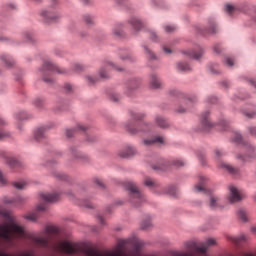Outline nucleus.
Returning a JSON list of instances; mask_svg holds the SVG:
<instances>
[{"mask_svg":"<svg viewBox=\"0 0 256 256\" xmlns=\"http://www.w3.org/2000/svg\"><path fill=\"white\" fill-rule=\"evenodd\" d=\"M84 22L86 23V25H93V17L89 16V15H85L83 17Z\"/></svg>","mask_w":256,"mask_h":256,"instance_id":"obj_37","label":"nucleus"},{"mask_svg":"<svg viewBox=\"0 0 256 256\" xmlns=\"http://www.w3.org/2000/svg\"><path fill=\"white\" fill-rule=\"evenodd\" d=\"M228 241H231L235 245H240V243H245L247 241V236L240 235V236H229Z\"/></svg>","mask_w":256,"mask_h":256,"instance_id":"obj_15","label":"nucleus"},{"mask_svg":"<svg viewBox=\"0 0 256 256\" xmlns=\"http://www.w3.org/2000/svg\"><path fill=\"white\" fill-rule=\"evenodd\" d=\"M98 219L102 225H105V220L103 219V216H98Z\"/></svg>","mask_w":256,"mask_h":256,"instance_id":"obj_60","label":"nucleus"},{"mask_svg":"<svg viewBox=\"0 0 256 256\" xmlns=\"http://www.w3.org/2000/svg\"><path fill=\"white\" fill-rule=\"evenodd\" d=\"M150 87L152 89H161V80L155 74L150 76Z\"/></svg>","mask_w":256,"mask_h":256,"instance_id":"obj_14","label":"nucleus"},{"mask_svg":"<svg viewBox=\"0 0 256 256\" xmlns=\"http://www.w3.org/2000/svg\"><path fill=\"white\" fill-rule=\"evenodd\" d=\"M205 181H207V179L200 176V182L194 187V191L196 193H207L209 195L208 207H210V209H218V207H221V198L205 189Z\"/></svg>","mask_w":256,"mask_h":256,"instance_id":"obj_3","label":"nucleus"},{"mask_svg":"<svg viewBox=\"0 0 256 256\" xmlns=\"http://www.w3.org/2000/svg\"><path fill=\"white\" fill-rule=\"evenodd\" d=\"M177 113H185L187 111V108H183V106H180L176 109Z\"/></svg>","mask_w":256,"mask_h":256,"instance_id":"obj_53","label":"nucleus"},{"mask_svg":"<svg viewBox=\"0 0 256 256\" xmlns=\"http://www.w3.org/2000/svg\"><path fill=\"white\" fill-rule=\"evenodd\" d=\"M3 201H4V203H8V204L21 205V203H23V201H25V199L21 196H17L16 198L5 197L3 199Z\"/></svg>","mask_w":256,"mask_h":256,"instance_id":"obj_19","label":"nucleus"},{"mask_svg":"<svg viewBox=\"0 0 256 256\" xmlns=\"http://www.w3.org/2000/svg\"><path fill=\"white\" fill-rule=\"evenodd\" d=\"M119 246L120 247H125V240L120 241Z\"/></svg>","mask_w":256,"mask_h":256,"instance_id":"obj_62","label":"nucleus"},{"mask_svg":"<svg viewBox=\"0 0 256 256\" xmlns=\"http://www.w3.org/2000/svg\"><path fill=\"white\" fill-rule=\"evenodd\" d=\"M166 33H173V31H175L176 27L175 26H171V25H166L164 27Z\"/></svg>","mask_w":256,"mask_h":256,"instance_id":"obj_42","label":"nucleus"},{"mask_svg":"<svg viewBox=\"0 0 256 256\" xmlns=\"http://www.w3.org/2000/svg\"><path fill=\"white\" fill-rule=\"evenodd\" d=\"M219 126L222 127V131H227V128L229 127V122H227V120H222L219 123Z\"/></svg>","mask_w":256,"mask_h":256,"instance_id":"obj_39","label":"nucleus"},{"mask_svg":"<svg viewBox=\"0 0 256 256\" xmlns=\"http://www.w3.org/2000/svg\"><path fill=\"white\" fill-rule=\"evenodd\" d=\"M215 155H216V157H222L223 151H221V150H215Z\"/></svg>","mask_w":256,"mask_h":256,"instance_id":"obj_56","label":"nucleus"},{"mask_svg":"<svg viewBox=\"0 0 256 256\" xmlns=\"http://www.w3.org/2000/svg\"><path fill=\"white\" fill-rule=\"evenodd\" d=\"M172 165H174V167H183V165H185V161L181 159L172 160Z\"/></svg>","mask_w":256,"mask_h":256,"instance_id":"obj_35","label":"nucleus"},{"mask_svg":"<svg viewBox=\"0 0 256 256\" xmlns=\"http://www.w3.org/2000/svg\"><path fill=\"white\" fill-rule=\"evenodd\" d=\"M243 113L248 119H253V117H256V108L255 106L251 108H247L246 110H243Z\"/></svg>","mask_w":256,"mask_h":256,"instance_id":"obj_25","label":"nucleus"},{"mask_svg":"<svg viewBox=\"0 0 256 256\" xmlns=\"http://www.w3.org/2000/svg\"><path fill=\"white\" fill-rule=\"evenodd\" d=\"M96 185H99V187H105V184H103V180L96 178L95 179Z\"/></svg>","mask_w":256,"mask_h":256,"instance_id":"obj_50","label":"nucleus"},{"mask_svg":"<svg viewBox=\"0 0 256 256\" xmlns=\"http://www.w3.org/2000/svg\"><path fill=\"white\" fill-rule=\"evenodd\" d=\"M155 123L158 127H161V129H167V127H169V122H167L163 116H156Z\"/></svg>","mask_w":256,"mask_h":256,"instance_id":"obj_20","label":"nucleus"},{"mask_svg":"<svg viewBox=\"0 0 256 256\" xmlns=\"http://www.w3.org/2000/svg\"><path fill=\"white\" fill-rule=\"evenodd\" d=\"M163 51H164V53H166L167 55H171V53H173V51L171 50V48H167V47H164V48H163Z\"/></svg>","mask_w":256,"mask_h":256,"instance_id":"obj_54","label":"nucleus"},{"mask_svg":"<svg viewBox=\"0 0 256 256\" xmlns=\"http://www.w3.org/2000/svg\"><path fill=\"white\" fill-rule=\"evenodd\" d=\"M13 187H15V189H25V187H27V182L25 181L13 182Z\"/></svg>","mask_w":256,"mask_h":256,"instance_id":"obj_31","label":"nucleus"},{"mask_svg":"<svg viewBox=\"0 0 256 256\" xmlns=\"http://www.w3.org/2000/svg\"><path fill=\"white\" fill-rule=\"evenodd\" d=\"M53 251L56 253H65L66 255H75L79 253V248L71 242H60L53 247Z\"/></svg>","mask_w":256,"mask_h":256,"instance_id":"obj_4","label":"nucleus"},{"mask_svg":"<svg viewBox=\"0 0 256 256\" xmlns=\"http://www.w3.org/2000/svg\"><path fill=\"white\" fill-rule=\"evenodd\" d=\"M113 35L114 37H123L125 34L123 33V30H121V27H116L113 30Z\"/></svg>","mask_w":256,"mask_h":256,"instance_id":"obj_34","label":"nucleus"},{"mask_svg":"<svg viewBox=\"0 0 256 256\" xmlns=\"http://www.w3.org/2000/svg\"><path fill=\"white\" fill-rule=\"evenodd\" d=\"M250 83L256 88V80H250Z\"/></svg>","mask_w":256,"mask_h":256,"instance_id":"obj_63","label":"nucleus"},{"mask_svg":"<svg viewBox=\"0 0 256 256\" xmlns=\"http://www.w3.org/2000/svg\"><path fill=\"white\" fill-rule=\"evenodd\" d=\"M144 185L150 189H157L159 187V182L153 180L152 178H145Z\"/></svg>","mask_w":256,"mask_h":256,"instance_id":"obj_21","label":"nucleus"},{"mask_svg":"<svg viewBox=\"0 0 256 256\" xmlns=\"http://www.w3.org/2000/svg\"><path fill=\"white\" fill-rule=\"evenodd\" d=\"M131 117L132 120L128 121L125 125L129 133L135 134L139 133V131H141L142 133H149V131H151V124L148 123H142L140 124L139 128H135V121H141V119L145 117V114L131 112Z\"/></svg>","mask_w":256,"mask_h":256,"instance_id":"obj_2","label":"nucleus"},{"mask_svg":"<svg viewBox=\"0 0 256 256\" xmlns=\"http://www.w3.org/2000/svg\"><path fill=\"white\" fill-rule=\"evenodd\" d=\"M111 69H114V71H118L119 73H123V71H125L124 67H121L111 61H106L99 70L101 79H109V71H111Z\"/></svg>","mask_w":256,"mask_h":256,"instance_id":"obj_5","label":"nucleus"},{"mask_svg":"<svg viewBox=\"0 0 256 256\" xmlns=\"http://www.w3.org/2000/svg\"><path fill=\"white\" fill-rule=\"evenodd\" d=\"M219 167L221 169H224L225 171H228V173H231L232 175H237V173H239V169L238 168H235V167L229 165L226 162H220L219 163Z\"/></svg>","mask_w":256,"mask_h":256,"instance_id":"obj_13","label":"nucleus"},{"mask_svg":"<svg viewBox=\"0 0 256 256\" xmlns=\"http://www.w3.org/2000/svg\"><path fill=\"white\" fill-rule=\"evenodd\" d=\"M130 25L135 29V31H139L141 27H143V23H141V20L137 18H131L129 20Z\"/></svg>","mask_w":256,"mask_h":256,"instance_id":"obj_22","label":"nucleus"},{"mask_svg":"<svg viewBox=\"0 0 256 256\" xmlns=\"http://www.w3.org/2000/svg\"><path fill=\"white\" fill-rule=\"evenodd\" d=\"M233 141H235V143H241L243 141V137L241 134L236 133L234 134Z\"/></svg>","mask_w":256,"mask_h":256,"instance_id":"obj_40","label":"nucleus"},{"mask_svg":"<svg viewBox=\"0 0 256 256\" xmlns=\"http://www.w3.org/2000/svg\"><path fill=\"white\" fill-rule=\"evenodd\" d=\"M64 89L67 93H71V91H73V86L71 84H65Z\"/></svg>","mask_w":256,"mask_h":256,"instance_id":"obj_49","label":"nucleus"},{"mask_svg":"<svg viewBox=\"0 0 256 256\" xmlns=\"http://www.w3.org/2000/svg\"><path fill=\"white\" fill-rule=\"evenodd\" d=\"M25 217V219H27L28 221H33V222H35V221H37V219H38V215H37V213H29L28 215H26V216H24Z\"/></svg>","mask_w":256,"mask_h":256,"instance_id":"obj_33","label":"nucleus"},{"mask_svg":"<svg viewBox=\"0 0 256 256\" xmlns=\"http://www.w3.org/2000/svg\"><path fill=\"white\" fill-rule=\"evenodd\" d=\"M74 133H75V130L67 129L66 137L71 138V137H73Z\"/></svg>","mask_w":256,"mask_h":256,"instance_id":"obj_48","label":"nucleus"},{"mask_svg":"<svg viewBox=\"0 0 256 256\" xmlns=\"http://www.w3.org/2000/svg\"><path fill=\"white\" fill-rule=\"evenodd\" d=\"M217 101V98L212 97V98H208V103H215Z\"/></svg>","mask_w":256,"mask_h":256,"instance_id":"obj_59","label":"nucleus"},{"mask_svg":"<svg viewBox=\"0 0 256 256\" xmlns=\"http://www.w3.org/2000/svg\"><path fill=\"white\" fill-rule=\"evenodd\" d=\"M88 83H96L97 82V78L93 77V76H87L86 77Z\"/></svg>","mask_w":256,"mask_h":256,"instance_id":"obj_47","label":"nucleus"},{"mask_svg":"<svg viewBox=\"0 0 256 256\" xmlns=\"http://www.w3.org/2000/svg\"><path fill=\"white\" fill-rule=\"evenodd\" d=\"M87 141L88 143H93V141H95V137H88Z\"/></svg>","mask_w":256,"mask_h":256,"instance_id":"obj_61","label":"nucleus"},{"mask_svg":"<svg viewBox=\"0 0 256 256\" xmlns=\"http://www.w3.org/2000/svg\"><path fill=\"white\" fill-rule=\"evenodd\" d=\"M0 183L1 185H7V178L3 176V173H1V171H0Z\"/></svg>","mask_w":256,"mask_h":256,"instance_id":"obj_44","label":"nucleus"},{"mask_svg":"<svg viewBox=\"0 0 256 256\" xmlns=\"http://www.w3.org/2000/svg\"><path fill=\"white\" fill-rule=\"evenodd\" d=\"M6 163L11 167H21V162H19L17 159L12 157L7 158Z\"/></svg>","mask_w":256,"mask_h":256,"instance_id":"obj_28","label":"nucleus"},{"mask_svg":"<svg viewBox=\"0 0 256 256\" xmlns=\"http://www.w3.org/2000/svg\"><path fill=\"white\" fill-rule=\"evenodd\" d=\"M214 53H221V46L220 45H215L214 46Z\"/></svg>","mask_w":256,"mask_h":256,"instance_id":"obj_55","label":"nucleus"},{"mask_svg":"<svg viewBox=\"0 0 256 256\" xmlns=\"http://www.w3.org/2000/svg\"><path fill=\"white\" fill-rule=\"evenodd\" d=\"M166 193L168 195H171V197H175V195H177V190L175 189V187H169Z\"/></svg>","mask_w":256,"mask_h":256,"instance_id":"obj_38","label":"nucleus"},{"mask_svg":"<svg viewBox=\"0 0 256 256\" xmlns=\"http://www.w3.org/2000/svg\"><path fill=\"white\" fill-rule=\"evenodd\" d=\"M112 100L113 101H118L119 100V96H112Z\"/></svg>","mask_w":256,"mask_h":256,"instance_id":"obj_64","label":"nucleus"},{"mask_svg":"<svg viewBox=\"0 0 256 256\" xmlns=\"http://www.w3.org/2000/svg\"><path fill=\"white\" fill-rule=\"evenodd\" d=\"M209 35H215L217 33V26L215 25V20L209 21V29L206 30Z\"/></svg>","mask_w":256,"mask_h":256,"instance_id":"obj_26","label":"nucleus"},{"mask_svg":"<svg viewBox=\"0 0 256 256\" xmlns=\"http://www.w3.org/2000/svg\"><path fill=\"white\" fill-rule=\"evenodd\" d=\"M70 154L72 155V157H75V159H81V161H88L89 157L86 156L85 153L77 150V148H71L70 149Z\"/></svg>","mask_w":256,"mask_h":256,"instance_id":"obj_12","label":"nucleus"},{"mask_svg":"<svg viewBox=\"0 0 256 256\" xmlns=\"http://www.w3.org/2000/svg\"><path fill=\"white\" fill-rule=\"evenodd\" d=\"M41 199H42V201H45L46 203H55L56 201H59V194H57V193H42Z\"/></svg>","mask_w":256,"mask_h":256,"instance_id":"obj_11","label":"nucleus"},{"mask_svg":"<svg viewBox=\"0 0 256 256\" xmlns=\"http://www.w3.org/2000/svg\"><path fill=\"white\" fill-rule=\"evenodd\" d=\"M3 125H7V122L3 118H0V139H7V137H11V134L9 132H3Z\"/></svg>","mask_w":256,"mask_h":256,"instance_id":"obj_23","label":"nucleus"},{"mask_svg":"<svg viewBox=\"0 0 256 256\" xmlns=\"http://www.w3.org/2000/svg\"><path fill=\"white\" fill-rule=\"evenodd\" d=\"M47 72H50V73H66L65 69H61L59 67H57V65L53 64V62H51V60H46L44 63H43V66H42V73L43 75H46Z\"/></svg>","mask_w":256,"mask_h":256,"instance_id":"obj_8","label":"nucleus"},{"mask_svg":"<svg viewBox=\"0 0 256 256\" xmlns=\"http://www.w3.org/2000/svg\"><path fill=\"white\" fill-rule=\"evenodd\" d=\"M46 131H47L46 127L38 128L34 132V139H36L37 141H43V139H45V132Z\"/></svg>","mask_w":256,"mask_h":256,"instance_id":"obj_16","label":"nucleus"},{"mask_svg":"<svg viewBox=\"0 0 256 256\" xmlns=\"http://www.w3.org/2000/svg\"><path fill=\"white\" fill-rule=\"evenodd\" d=\"M17 119H19L20 121H23L27 119V114L25 112H20L19 114H17Z\"/></svg>","mask_w":256,"mask_h":256,"instance_id":"obj_43","label":"nucleus"},{"mask_svg":"<svg viewBox=\"0 0 256 256\" xmlns=\"http://www.w3.org/2000/svg\"><path fill=\"white\" fill-rule=\"evenodd\" d=\"M135 153H137V150H135V148H133L132 146H127L125 148H123L120 152H119V157H121L122 159H127L129 157H133V155H135Z\"/></svg>","mask_w":256,"mask_h":256,"instance_id":"obj_10","label":"nucleus"},{"mask_svg":"<svg viewBox=\"0 0 256 256\" xmlns=\"http://www.w3.org/2000/svg\"><path fill=\"white\" fill-rule=\"evenodd\" d=\"M45 209H47V206H45V204H39L36 208V211H45Z\"/></svg>","mask_w":256,"mask_h":256,"instance_id":"obj_46","label":"nucleus"},{"mask_svg":"<svg viewBox=\"0 0 256 256\" xmlns=\"http://www.w3.org/2000/svg\"><path fill=\"white\" fill-rule=\"evenodd\" d=\"M203 55V48L200 47V46H197V49L192 51L189 56L192 58V59H199L201 58Z\"/></svg>","mask_w":256,"mask_h":256,"instance_id":"obj_24","label":"nucleus"},{"mask_svg":"<svg viewBox=\"0 0 256 256\" xmlns=\"http://www.w3.org/2000/svg\"><path fill=\"white\" fill-rule=\"evenodd\" d=\"M214 124L211 123L209 119V112H205L201 115L199 131H203L204 133L213 129Z\"/></svg>","mask_w":256,"mask_h":256,"instance_id":"obj_7","label":"nucleus"},{"mask_svg":"<svg viewBox=\"0 0 256 256\" xmlns=\"http://www.w3.org/2000/svg\"><path fill=\"white\" fill-rule=\"evenodd\" d=\"M150 37L153 41H155V39H157V34H155L154 32L150 33Z\"/></svg>","mask_w":256,"mask_h":256,"instance_id":"obj_58","label":"nucleus"},{"mask_svg":"<svg viewBox=\"0 0 256 256\" xmlns=\"http://www.w3.org/2000/svg\"><path fill=\"white\" fill-rule=\"evenodd\" d=\"M123 185L129 191V202L131 205L141 207L145 203V194L139 190L137 184L133 181H126Z\"/></svg>","mask_w":256,"mask_h":256,"instance_id":"obj_1","label":"nucleus"},{"mask_svg":"<svg viewBox=\"0 0 256 256\" xmlns=\"http://www.w3.org/2000/svg\"><path fill=\"white\" fill-rule=\"evenodd\" d=\"M238 217H239V219H241V221H243L244 223L249 220V218H248V216H247V211H245L244 209H239V210H238Z\"/></svg>","mask_w":256,"mask_h":256,"instance_id":"obj_29","label":"nucleus"},{"mask_svg":"<svg viewBox=\"0 0 256 256\" xmlns=\"http://www.w3.org/2000/svg\"><path fill=\"white\" fill-rule=\"evenodd\" d=\"M74 70L79 72V71H83V66H81V64H75L74 65Z\"/></svg>","mask_w":256,"mask_h":256,"instance_id":"obj_52","label":"nucleus"},{"mask_svg":"<svg viewBox=\"0 0 256 256\" xmlns=\"http://www.w3.org/2000/svg\"><path fill=\"white\" fill-rule=\"evenodd\" d=\"M144 49H145L146 55H147L150 59H157V56H155V55L153 54V52H152L149 48H147V46H144Z\"/></svg>","mask_w":256,"mask_h":256,"instance_id":"obj_36","label":"nucleus"},{"mask_svg":"<svg viewBox=\"0 0 256 256\" xmlns=\"http://www.w3.org/2000/svg\"><path fill=\"white\" fill-rule=\"evenodd\" d=\"M153 169L155 171H165V166H163V165L153 166Z\"/></svg>","mask_w":256,"mask_h":256,"instance_id":"obj_51","label":"nucleus"},{"mask_svg":"<svg viewBox=\"0 0 256 256\" xmlns=\"http://www.w3.org/2000/svg\"><path fill=\"white\" fill-rule=\"evenodd\" d=\"M43 81H45V83H53V79L51 78H47V77H43Z\"/></svg>","mask_w":256,"mask_h":256,"instance_id":"obj_57","label":"nucleus"},{"mask_svg":"<svg viewBox=\"0 0 256 256\" xmlns=\"http://www.w3.org/2000/svg\"><path fill=\"white\" fill-rule=\"evenodd\" d=\"M225 63L228 67H233L235 65V61L233 60V58L227 57L225 59Z\"/></svg>","mask_w":256,"mask_h":256,"instance_id":"obj_41","label":"nucleus"},{"mask_svg":"<svg viewBox=\"0 0 256 256\" xmlns=\"http://www.w3.org/2000/svg\"><path fill=\"white\" fill-rule=\"evenodd\" d=\"M245 197V192L235 186L229 187V195H228V201L230 203H239V201H243V198Z\"/></svg>","mask_w":256,"mask_h":256,"instance_id":"obj_6","label":"nucleus"},{"mask_svg":"<svg viewBox=\"0 0 256 256\" xmlns=\"http://www.w3.org/2000/svg\"><path fill=\"white\" fill-rule=\"evenodd\" d=\"M177 69L178 71H183L184 73H186L187 71H191V66H189V64L185 62H179L177 64Z\"/></svg>","mask_w":256,"mask_h":256,"instance_id":"obj_27","label":"nucleus"},{"mask_svg":"<svg viewBox=\"0 0 256 256\" xmlns=\"http://www.w3.org/2000/svg\"><path fill=\"white\" fill-rule=\"evenodd\" d=\"M155 143L163 144L165 143V139L162 136H156L154 139H145L144 145H155Z\"/></svg>","mask_w":256,"mask_h":256,"instance_id":"obj_18","label":"nucleus"},{"mask_svg":"<svg viewBox=\"0 0 256 256\" xmlns=\"http://www.w3.org/2000/svg\"><path fill=\"white\" fill-rule=\"evenodd\" d=\"M41 17L43 18L45 23H54V21H58V19L61 18V15L54 14L53 12L43 10L41 12Z\"/></svg>","mask_w":256,"mask_h":256,"instance_id":"obj_9","label":"nucleus"},{"mask_svg":"<svg viewBox=\"0 0 256 256\" xmlns=\"http://www.w3.org/2000/svg\"><path fill=\"white\" fill-rule=\"evenodd\" d=\"M225 11L229 15H233V13H237V8L235 6H233V5L227 4L225 6Z\"/></svg>","mask_w":256,"mask_h":256,"instance_id":"obj_30","label":"nucleus"},{"mask_svg":"<svg viewBox=\"0 0 256 256\" xmlns=\"http://www.w3.org/2000/svg\"><path fill=\"white\" fill-rule=\"evenodd\" d=\"M1 61L6 67H13V65H15V60L9 54L2 55Z\"/></svg>","mask_w":256,"mask_h":256,"instance_id":"obj_17","label":"nucleus"},{"mask_svg":"<svg viewBox=\"0 0 256 256\" xmlns=\"http://www.w3.org/2000/svg\"><path fill=\"white\" fill-rule=\"evenodd\" d=\"M76 129H77V131L85 132V130L87 129V126H85L83 124H78Z\"/></svg>","mask_w":256,"mask_h":256,"instance_id":"obj_45","label":"nucleus"},{"mask_svg":"<svg viewBox=\"0 0 256 256\" xmlns=\"http://www.w3.org/2000/svg\"><path fill=\"white\" fill-rule=\"evenodd\" d=\"M151 226H152L151 219L142 221V223L140 225L141 229H143V230L150 229Z\"/></svg>","mask_w":256,"mask_h":256,"instance_id":"obj_32","label":"nucleus"}]
</instances>
